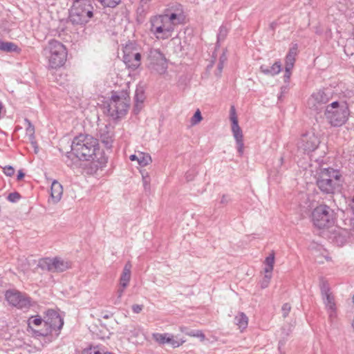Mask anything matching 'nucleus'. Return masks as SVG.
Wrapping results in <instances>:
<instances>
[{
	"label": "nucleus",
	"instance_id": "obj_1",
	"mask_svg": "<svg viewBox=\"0 0 354 354\" xmlns=\"http://www.w3.org/2000/svg\"><path fill=\"white\" fill-rule=\"evenodd\" d=\"M71 151L80 160L93 161L100 154V143L91 135L80 134L74 138Z\"/></svg>",
	"mask_w": 354,
	"mask_h": 354
},
{
	"label": "nucleus",
	"instance_id": "obj_2",
	"mask_svg": "<svg viewBox=\"0 0 354 354\" xmlns=\"http://www.w3.org/2000/svg\"><path fill=\"white\" fill-rule=\"evenodd\" d=\"M184 19L182 12L156 16L151 19L150 30L157 39H167L172 36L176 26Z\"/></svg>",
	"mask_w": 354,
	"mask_h": 354
},
{
	"label": "nucleus",
	"instance_id": "obj_3",
	"mask_svg": "<svg viewBox=\"0 0 354 354\" xmlns=\"http://www.w3.org/2000/svg\"><path fill=\"white\" fill-rule=\"evenodd\" d=\"M324 115L331 127H342L351 115L349 105L346 101H334L326 106Z\"/></svg>",
	"mask_w": 354,
	"mask_h": 354
},
{
	"label": "nucleus",
	"instance_id": "obj_4",
	"mask_svg": "<svg viewBox=\"0 0 354 354\" xmlns=\"http://www.w3.org/2000/svg\"><path fill=\"white\" fill-rule=\"evenodd\" d=\"M342 174L337 169L327 168L322 170L317 180L319 189L326 194H333L341 185Z\"/></svg>",
	"mask_w": 354,
	"mask_h": 354
},
{
	"label": "nucleus",
	"instance_id": "obj_5",
	"mask_svg": "<svg viewBox=\"0 0 354 354\" xmlns=\"http://www.w3.org/2000/svg\"><path fill=\"white\" fill-rule=\"evenodd\" d=\"M130 97L127 90L112 91L108 105V112L112 117L124 115L129 106Z\"/></svg>",
	"mask_w": 354,
	"mask_h": 354
},
{
	"label": "nucleus",
	"instance_id": "obj_6",
	"mask_svg": "<svg viewBox=\"0 0 354 354\" xmlns=\"http://www.w3.org/2000/svg\"><path fill=\"white\" fill-rule=\"evenodd\" d=\"M311 222L319 230H326L333 226L335 218L330 207L320 204L315 207L310 214Z\"/></svg>",
	"mask_w": 354,
	"mask_h": 354
},
{
	"label": "nucleus",
	"instance_id": "obj_7",
	"mask_svg": "<svg viewBox=\"0 0 354 354\" xmlns=\"http://www.w3.org/2000/svg\"><path fill=\"white\" fill-rule=\"evenodd\" d=\"M48 66L52 68H58L64 65L67 59L66 46L57 40H51L47 47Z\"/></svg>",
	"mask_w": 354,
	"mask_h": 354
},
{
	"label": "nucleus",
	"instance_id": "obj_8",
	"mask_svg": "<svg viewBox=\"0 0 354 354\" xmlns=\"http://www.w3.org/2000/svg\"><path fill=\"white\" fill-rule=\"evenodd\" d=\"M89 8L86 0H75L70 10V20L77 24L86 22L93 16Z\"/></svg>",
	"mask_w": 354,
	"mask_h": 354
},
{
	"label": "nucleus",
	"instance_id": "obj_9",
	"mask_svg": "<svg viewBox=\"0 0 354 354\" xmlns=\"http://www.w3.org/2000/svg\"><path fill=\"white\" fill-rule=\"evenodd\" d=\"M140 48L133 42H129L123 48V62L127 67L132 71L141 65Z\"/></svg>",
	"mask_w": 354,
	"mask_h": 354
},
{
	"label": "nucleus",
	"instance_id": "obj_10",
	"mask_svg": "<svg viewBox=\"0 0 354 354\" xmlns=\"http://www.w3.org/2000/svg\"><path fill=\"white\" fill-rule=\"evenodd\" d=\"M64 324V321L59 314L54 310H48L44 317V327L40 335L47 336L53 331L59 330Z\"/></svg>",
	"mask_w": 354,
	"mask_h": 354
},
{
	"label": "nucleus",
	"instance_id": "obj_11",
	"mask_svg": "<svg viewBox=\"0 0 354 354\" xmlns=\"http://www.w3.org/2000/svg\"><path fill=\"white\" fill-rule=\"evenodd\" d=\"M38 266L52 272H64L71 267V263L60 257H46L39 260Z\"/></svg>",
	"mask_w": 354,
	"mask_h": 354
},
{
	"label": "nucleus",
	"instance_id": "obj_12",
	"mask_svg": "<svg viewBox=\"0 0 354 354\" xmlns=\"http://www.w3.org/2000/svg\"><path fill=\"white\" fill-rule=\"evenodd\" d=\"M5 298L9 304L19 309L28 308L31 306L30 299L15 290H7Z\"/></svg>",
	"mask_w": 354,
	"mask_h": 354
},
{
	"label": "nucleus",
	"instance_id": "obj_13",
	"mask_svg": "<svg viewBox=\"0 0 354 354\" xmlns=\"http://www.w3.org/2000/svg\"><path fill=\"white\" fill-rule=\"evenodd\" d=\"M230 118L232 122V131L237 144V150L242 155L244 151L243 135L241 129L239 126L238 117L234 106L230 109Z\"/></svg>",
	"mask_w": 354,
	"mask_h": 354
},
{
	"label": "nucleus",
	"instance_id": "obj_14",
	"mask_svg": "<svg viewBox=\"0 0 354 354\" xmlns=\"http://www.w3.org/2000/svg\"><path fill=\"white\" fill-rule=\"evenodd\" d=\"M320 143L319 138L315 132L310 131L303 134L299 142V147L306 152L316 150Z\"/></svg>",
	"mask_w": 354,
	"mask_h": 354
},
{
	"label": "nucleus",
	"instance_id": "obj_15",
	"mask_svg": "<svg viewBox=\"0 0 354 354\" xmlns=\"http://www.w3.org/2000/svg\"><path fill=\"white\" fill-rule=\"evenodd\" d=\"M331 97V93L328 89L319 90L308 98V105L309 108L316 109L319 106L327 103Z\"/></svg>",
	"mask_w": 354,
	"mask_h": 354
},
{
	"label": "nucleus",
	"instance_id": "obj_16",
	"mask_svg": "<svg viewBox=\"0 0 354 354\" xmlns=\"http://www.w3.org/2000/svg\"><path fill=\"white\" fill-rule=\"evenodd\" d=\"M274 252L272 251L269 254V255L263 261V272H265V281L264 284L262 285V288L267 287L270 282V280L272 277V272L274 269Z\"/></svg>",
	"mask_w": 354,
	"mask_h": 354
},
{
	"label": "nucleus",
	"instance_id": "obj_17",
	"mask_svg": "<svg viewBox=\"0 0 354 354\" xmlns=\"http://www.w3.org/2000/svg\"><path fill=\"white\" fill-rule=\"evenodd\" d=\"M297 53L298 45L297 44H292L286 56V75L288 78L290 76L291 70L294 66Z\"/></svg>",
	"mask_w": 354,
	"mask_h": 354
},
{
	"label": "nucleus",
	"instance_id": "obj_18",
	"mask_svg": "<svg viewBox=\"0 0 354 354\" xmlns=\"http://www.w3.org/2000/svg\"><path fill=\"white\" fill-rule=\"evenodd\" d=\"M152 70L158 74H165L167 70V62L164 55L157 53L151 62Z\"/></svg>",
	"mask_w": 354,
	"mask_h": 354
},
{
	"label": "nucleus",
	"instance_id": "obj_19",
	"mask_svg": "<svg viewBox=\"0 0 354 354\" xmlns=\"http://www.w3.org/2000/svg\"><path fill=\"white\" fill-rule=\"evenodd\" d=\"M131 268V265L129 263H127L124 267L122 273L121 274L120 279V288L118 290L120 297L123 294L125 288L128 286L130 281Z\"/></svg>",
	"mask_w": 354,
	"mask_h": 354
},
{
	"label": "nucleus",
	"instance_id": "obj_20",
	"mask_svg": "<svg viewBox=\"0 0 354 354\" xmlns=\"http://www.w3.org/2000/svg\"><path fill=\"white\" fill-rule=\"evenodd\" d=\"M44 326V319L43 320L39 315L32 316L28 319V328L35 333L40 335L44 328L39 329L40 326Z\"/></svg>",
	"mask_w": 354,
	"mask_h": 354
},
{
	"label": "nucleus",
	"instance_id": "obj_21",
	"mask_svg": "<svg viewBox=\"0 0 354 354\" xmlns=\"http://www.w3.org/2000/svg\"><path fill=\"white\" fill-rule=\"evenodd\" d=\"M235 324L238 326L241 332L244 331L248 326V317L243 313H238L235 318Z\"/></svg>",
	"mask_w": 354,
	"mask_h": 354
},
{
	"label": "nucleus",
	"instance_id": "obj_22",
	"mask_svg": "<svg viewBox=\"0 0 354 354\" xmlns=\"http://www.w3.org/2000/svg\"><path fill=\"white\" fill-rule=\"evenodd\" d=\"M261 71L266 75L274 76L279 74L281 71V64L279 62H274L270 68L261 66Z\"/></svg>",
	"mask_w": 354,
	"mask_h": 354
},
{
	"label": "nucleus",
	"instance_id": "obj_23",
	"mask_svg": "<svg viewBox=\"0 0 354 354\" xmlns=\"http://www.w3.org/2000/svg\"><path fill=\"white\" fill-rule=\"evenodd\" d=\"M51 197L56 201H59L63 194V188L62 185L57 181L55 180L53 182L50 188Z\"/></svg>",
	"mask_w": 354,
	"mask_h": 354
},
{
	"label": "nucleus",
	"instance_id": "obj_24",
	"mask_svg": "<svg viewBox=\"0 0 354 354\" xmlns=\"http://www.w3.org/2000/svg\"><path fill=\"white\" fill-rule=\"evenodd\" d=\"M0 50L5 52H15L19 53L21 52L19 46L10 41H2L0 40Z\"/></svg>",
	"mask_w": 354,
	"mask_h": 354
},
{
	"label": "nucleus",
	"instance_id": "obj_25",
	"mask_svg": "<svg viewBox=\"0 0 354 354\" xmlns=\"http://www.w3.org/2000/svg\"><path fill=\"white\" fill-rule=\"evenodd\" d=\"M186 340L182 337H178V336H175L174 335L169 334L168 342L173 348H178L182 346Z\"/></svg>",
	"mask_w": 354,
	"mask_h": 354
},
{
	"label": "nucleus",
	"instance_id": "obj_26",
	"mask_svg": "<svg viewBox=\"0 0 354 354\" xmlns=\"http://www.w3.org/2000/svg\"><path fill=\"white\" fill-rule=\"evenodd\" d=\"M137 161L141 167H145L151 163L152 159L149 153L139 152Z\"/></svg>",
	"mask_w": 354,
	"mask_h": 354
},
{
	"label": "nucleus",
	"instance_id": "obj_27",
	"mask_svg": "<svg viewBox=\"0 0 354 354\" xmlns=\"http://www.w3.org/2000/svg\"><path fill=\"white\" fill-rule=\"evenodd\" d=\"M169 333H156L152 335L153 339L159 344H165L168 342Z\"/></svg>",
	"mask_w": 354,
	"mask_h": 354
},
{
	"label": "nucleus",
	"instance_id": "obj_28",
	"mask_svg": "<svg viewBox=\"0 0 354 354\" xmlns=\"http://www.w3.org/2000/svg\"><path fill=\"white\" fill-rule=\"evenodd\" d=\"M187 335L191 337L198 338L201 342L206 339L205 335L201 330H192L187 333Z\"/></svg>",
	"mask_w": 354,
	"mask_h": 354
},
{
	"label": "nucleus",
	"instance_id": "obj_29",
	"mask_svg": "<svg viewBox=\"0 0 354 354\" xmlns=\"http://www.w3.org/2000/svg\"><path fill=\"white\" fill-rule=\"evenodd\" d=\"M203 120V117L199 109H197L194 115L190 119V123L192 126L196 125Z\"/></svg>",
	"mask_w": 354,
	"mask_h": 354
},
{
	"label": "nucleus",
	"instance_id": "obj_30",
	"mask_svg": "<svg viewBox=\"0 0 354 354\" xmlns=\"http://www.w3.org/2000/svg\"><path fill=\"white\" fill-rule=\"evenodd\" d=\"M101 4L106 7H115L118 5L121 0H97Z\"/></svg>",
	"mask_w": 354,
	"mask_h": 354
},
{
	"label": "nucleus",
	"instance_id": "obj_31",
	"mask_svg": "<svg viewBox=\"0 0 354 354\" xmlns=\"http://www.w3.org/2000/svg\"><path fill=\"white\" fill-rule=\"evenodd\" d=\"M326 305L329 309L332 310H334L335 309V303L334 298L330 295H327Z\"/></svg>",
	"mask_w": 354,
	"mask_h": 354
},
{
	"label": "nucleus",
	"instance_id": "obj_32",
	"mask_svg": "<svg viewBox=\"0 0 354 354\" xmlns=\"http://www.w3.org/2000/svg\"><path fill=\"white\" fill-rule=\"evenodd\" d=\"M82 354H103L97 347H90L83 350Z\"/></svg>",
	"mask_w": 354,
	"mask_h": 354
},
{
	"label": "nucleus",
	"instance_id": "obj_33",
	"mask_svg": "<svg viewBox=\"0 0 354 354\" xmlns=\"http://www.w3.org/2000/svg\"><path fill=\"white\" fill-rule=\"evenodd\" d=\"M20 198V194L17 192L10 193L8 196V200L12 203H15Z\"/></svg>",
	"mask_w": 354,
	"mask_h": 354
},
{
	"label": "nucleus",
	"instance_id": "obj_34",
	"mask_svg": "<svg viewBox=\"0 0 354 354\" xmlns=\"http://www.w3.org/2000/svg\"><path fill=\"white\" fill-rule=\"evenodd\" d=\"M4 174L8 176H12L15 174V169L11 166H6L3 168Z\"/></svg>",
	"mask_w": 354,
	"mask_h": 354
},
{
	"label": "nucleus",
	"instance_id": "obj_35",
	"mask_svg": "<svg viewBox=\"0 0 354 354\" xmlns=\"http://www.w3.org/2000/svg\"><path fill=\"white\" fill-rule=\"evenodd\" d=\"M291 307L289 304H284L282 306V311L284 317H286L290 311Z\"/></svg>",
	"mask_w": 354,
	"mask_h": 354
},
{
	"label": "nucleus",
	"instance_id": "obj_36",
	"mask_svg": "<svg viewBox=\"0 0 354 354\" xmlns=\"http://www.w3.org/2000/svg\"><path fill=\"white\" fill-rule=\"evenodd\" d=\"M143 102V96L142 95H141L140 97L138 95V94L136 95V107H139V109L141 108V106H142V104Z\"/></svg>",
	"mask_w": 354,
	"mask_h": 354
},
{
	"label": "nucleus",
	"instance_id": "obj_37",
	"mask_svg": "<svg viewBox=\"0 0 354 354\" xmlns=\"http://www.w3.org/2000/svg\"><path fill=\"white\" fill-rule=\"evenodd\" d=\"M132 310L135 313H139L142 310V306L138 305V304H135L132 306Z\"/></svg>",
	"mask_w": 354,
	"mask_h": 354
},
{
	"label": "nucleus",
	"instance_id": "obj_38",
	"mask_svg": "<svg viewBox=\"0 0 354 354\" xmlns=\"http://www.w3.org/2000/svg\"><path fill=\"white\" fill-rule=\"evenodd\" d=\"M27 131L30 133L31 134H33L35 132L34 127L31 125L30 123L28 124V127L27 128Z\"/></svg>",
	"mask_w": 354,
	"mask_h": 354
},
{
	"label": "nucleus",
	"instance_id": "obj_39",
	"mask_svg": "<svg viewBox=\"0 0 354 354\" xmlns=\"http://www.w3.org/2000/svg\"><path fill=\"white\" fill-rule=\"evenodd\" d=\"M24 177V174L21 171H19L18 172V174H17V179L19 180H21Z\"/></svg>",
	"mask_w": 354,
	"mask_h": 354
},
{
	"label": "nucleus",
	"instance_id": "obj_40",
	"mask_svg": "<svg viewBox=\"0 0 354 354\" xmlns=\"http://www.w3.org/2000/svg\"><path fill=\"white\" fill-rule=\"evenodd\" d=\"M130 160L133 161V160H138V155H131L130 156Z\"/></svg>",
	"mask_w": 354,
	"mask_h": 354
},
{
	"label": "nucleus",
	"instance_id": "obj_41",
	"mask_svg": "<svg viewBox=\"0 0 354 354\" xmlns=\"http://www.w3.org/2000/svg\"><path fill=\"white\" fill-rule=\"evenodd\" d=\"M354 212V197L352 198L349 205Z\"/></svg>",
	"mask_w": 354,
	"mask_h": 354
},
{
	"label": "nucleus",
	"instance_id": "obj_42",
	"mask_svg": "<svg viewBox=\"0 0 354 354\" xmlns=\"http://www.w3.org/2000/svg\"><path fill=\"white\" fill-rule=\"evenodd\" d=\"M353 303H354V295H353Z\"/></svg>",
	"mask_w": 354,
	"mask_h": 354
}]
</instances>
